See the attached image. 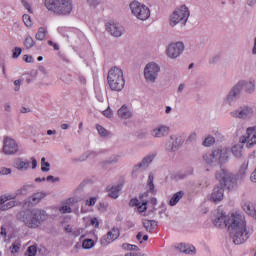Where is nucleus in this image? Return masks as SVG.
I'll list each match as a JSON object with an SVG mask.
<instances>
[{"mask_svg":"<svg viewBox=\"0 0 256 256\" xmlns=\"http://www.w3.org/2000/svg\"><path fill=\"white\" fill-rule=\"evenodd\" d=\"M230 115L233 117V119H249V117L253 116V108L243 105L230 112Z\"/></svg>","mask_w":256,"mask_h":256,"instance_id":"12","label":"nucleus"},{"mask_svg":"<svg viewBox=\"0 0 256 256\" xmlns=\"http://www.w3.org/2000/svg\"><path fill=\"white\" fill-rule=\"evenodd\" d=\"M155 177L153 174H149L148 180H147V189L148 192L151 193L152 195L157 194V189H155V183H154Z\"/></svg>","mask_w":256,"mask_h":256,"instance_id":"24","label":"nucleus"},{"mask_svg":"<svg viewBox=\"0 0 256 256\" xmlns=\"http://www.w3.org/2000/svg\"><path fill=\"white\" fill-rule=\"evenodd\" d=\"M242 143H247L248 149H251L253 145H256V126L247 128L246 135L240 138Z\"/></svg>","mask_w":256,"mask_h":256,"instance_id":"15","label":"nucleus"},{"mask_svg":"<svg viewBox=\"0 0 256 256\" xmlns=\"http://www.w3.org/2000/svg\"><path fill=\"white\" fill-rule=\"evenodd\" d=\"M143 227L148 231V233H151L154 231L155 227H157V221L155 220H143Z\"/></svg>","mask_w":256,"mask_h":256,"instance_id":"26","label":"nucleus"},{"mask_svg":"<svg viewBox=\"0 0 256 256\" xmlns=\"http://www.w3.org/2000/svg\"><path fill=\"white\" fill-rule=\"evenodd\" d=\"M191 12H189V8L185 5H182L176 8L173 13L170 15V25L175 27L180 25V27H185L187 25V21L189 20V16Z\"/></svg>","mask_w":256,"mask_h":256,"instance_id":"7","label":"nucleus"},{"mask_svg":"<svg viewBox=\"0 0 256 256\" xmlns=\"http://www.w3.org/2000/svg\"><path fill=\"white\" fill-rule=\"evenodd\" d=\"M244 211L247 213V215H250V217H253L254 219H256V210L253 206L245 205Z\"/></svg>","mask_w":256,"mask_h":256,"instance_id":"34","label":"nucleus"},{"mask_svg":"<svg viewBox=\"0 0 256 256\" xmlns=\"http://www.w3.org/2000/svg\"><path fill=\"white\" fill-rule=\"evenodd\" d=\"M0 175H11V169L10 168H3L0 171Z\"/></svg>","mask_w":256,"mask_h":256,"instance_id":"57","label":"nucleus"},{"mask_svg":"<svg viewBox=\"0 0 256 256\" xmlns=\"http://www.w3.org/2000/svg\"><path fill=\"white\" fill-rule=\"evenodd\" d=\"M12 207H15V201H10L1 206V211H7L8 209H12Z\"/></svg>","mask_w":256,"mask_h":256,"instance_id":"43","label":"nucleus"},{"mask_svg":"<svg viewBox=\"0 0 256 256\" xmlns=\"http://www.w3.org/2000/svg\"><path fill=\"white\" fill-rule=\"evenodd\" d=\"M45 7L56 15H70L73 11L71 0H45Z\"/></svg>","mask_w":256,"mask_h":256,"instance_id":"5","label":"nucleus"},{"mask_svg":"<svg viewBox=\"0 0 256 256\" xmlns=\"http://www.w3.org/2000/svg\"><path fill=\"white\" fill-rule=\"evenodd\" d=\"M203 159L208 165H215L217 163H221V165H223V163H226L229 159V153L227 149H217L211 153L205 154Z\"/></svg>","mask_w":256,"mask_h":256,"instance_id":"8","label":"nucleus"},{"mask_svg":"<svg viewBox=\"0 0 256 256\" xmlns=\"http://www.w3.org/2000/svg\"><path fill=\"white\" fill-rule=\"evenodd\" d=\"M247 167H249V165L248 164H242V166H241V168H240V173L242 174V175H245V172L247 171Z\"/></svg>","mask_w":256,"mask_h":256,"instance_id":"58","label":"nucleus"},{"mask_svg":"<svg viewBox=\"0 0 256 256\" xmlns=\"http://www.w3.org/2000/svg\"><path fill=\"white\" fill-rule=\"evenodd\" d=\"M14 165L18 171H27L29 169L31 163L29 160H23L21 158H17L14 162Z\"/></svg>","mask_w":256,"mask_h":256,"instance_id":"21","label":"nucleus"},{"mask_svg":"<svg viewBox=\"0 0 256 256\" xmlns=\"http://www.w3.org/2000/svg\"><path fill=\"white\" fill-rule=\"evenodd\" d=\"M35 37L37 41H43L47 37V30L44 27H40Z\"/></svg>","mask_w":256,"mask_h":256,"instance_id":"30","label":"nucleus"},{"mask_svg":"<svg viewBox=\"0 0 256 256\" xmlns=\"http://www.w3.org/2000/svg\"><path fill=\"white\" fill-rule=\"evenodd\" d=\"M118 116L120 117V119H131V117H133V114L131 113V110H129V108L124 105L118 110Z\"/></svg>","mask_w":256,"mask_h":256,"instance_id":"23","label":"nucleus"},{"mask_svg":"<svg viewBox=\"0 0 256 256\" xmlns=\"http://www.w3.org/2000/svg\"><path fill=\"white\" fill-rule=\"evenodd\" d=\"M185 143V139L181 136L175 137L174 141L172 142L171 151H179V148L183 146Z\"/></svg>","mask_w":256,"mask_h":256,"instance_id":"25","label":"nucleus"},{"mask_svg":"<svg viewBox=\"0 0 256 256\" xmlns=\"http://www.w3.org/2000/svg\"><path fill=\"white\" fill-rule=\"evenodd\" d=\"M79 81L82 85H87V79L84 76H79Z\"/></svg>","mask_w":256,"mask_h":256,"instance_id":"62","label":"nucleus"},{"mask_svg":"<svg viewBox=\"0 0 256 256\" xmlns=\"http://www.w3.org/2000/svg\"><path fill=\"white\" fill-rule=\"evenodd\" d=\"M91 225H94V227H99V220L97 218H92Z\"/></svg>","mask_w":256,"mask_h":256,"instance_id":"61","label":"nucleus"},{"mask_svg":"<svg viewBox=\"0 0 256 256\" xmlns=\"http://www.w3.org/2000/svg\"><path fill=\"white\" fill-rule=\"evenodd\" d=\"M223 199H225V188L219 183L213 188L210 201L212 203H221Z\"/></svg>","mask_w":256,"mask_h":256,"instance_id":"17","label":"nucleus"},{"mask_svg":"<svg viewBox=\"0 0 256 256\" xmlns=\"http://www.w3.org/2000/svg\"><path fill=\"white\" fill-rule=\"evenodd\" d=\"M119 155H113L110 158L106 159L105 161L102 162L103 165H113L115 163L119 162Z\"/></svg>","mask_w":256,"mask_h":256,"instance_id":"33","label":"nucleus"},{"mask_svg":"<svg viewBox=\"0 0 256 256\" xmlns=\"http://www.w3.org/2000/svg\"><path fill=\"white\" fill-rule=\"evenodd\" d=\"M177 249H179V251H180L181 253H185V250L187 249V245H185V244H179V245L177 246Z\"/></svg>","mask_w":256,"mask_h":256,"instance_id":"59","label":"nucleus"},{"mask_svg":"<svg viewBox=\"0 0 256 256\" xmlns=\"http://www.w3.org/2000/svg\"><path fill=\"white\" fill-rule=\"evenodd\" d=\"M19 249H21V243H19V242H14V243L10 246V251H11V253H17V251H19Z\"/></svg>","mask_w":256,"mask_h":256,"instance_id":"42","label":"nucleus"},{"mask_svg":"<svg viewBox=\"0 0 256 256\" xmlns=\"http://www.w3.org/2000/svg\"><path fill=\"white\" fill-rule=\"evenodd\" d=\"M214 225L219 229H225L227 227L234 245H243L249 239L245 217L240 214L227 216L225 213H221L214 220Z\"/></svg>","mask_w":256,"mask_h":256,"instance_id":"1","label":"nucleus"},{"mask_svg":"<svg viewBox=\"0 0 256 256\" xmlns=\"http://www.w3.org/2000/svg\"><path fill=\"white\" fill-rule=\"evenodd\" d=\"M103 116L107 117L108 119H111V117H113V110H111V108L108 107L106 110L103 111Z\"/></svg>","mask_w":256,"mask_h":256,"instance_id":"48","label":"nucleus"},{"mask_svg":"<svg viewBox=\"0 0 256 256\" xmlns=\"http://www.w3.org/2000/svg\"><path fill=\"white\" fill-rule=\"evenodd\" d=\"M242 151H243V146H241V145H235L232 148V153H233L234 157H237V158L241 157Z\"/></svg>","mask_w":256,"mask_h":256,"instance_id":"35","label":"nucleus"},{"mask_svg":"<svg viewBox=\"0 0 256 256\" xmlns=\"http://www.w3.org/2000/svg\"><path fill=\"white\" fill-rule=\"evenodd\" d=\"M19 151V145L11 137L4 138L3 153L5 155H15Z\"/></svg>","mask_w":256,"mask_h":256,"instance_id":"14","label":"nucleus"},{"mask_svg":"<svg viewBox=\"0 0 256 256\" xmlns=\"http://www.w3.org/2000/svg\"><path fill=\"white\" fill-rule=\"evenodd\" d=\"M23 19V23L26 25V27H32L33 22H31V16H29L28 14H24L22 16Z\"/></svg>","mask_w":256,"mask_h":256,"instance_id":"40","label":"nucleus"},{"mask_svg":"<svg viewBox=\"0 0 256 256\" xmlns=\"http://www.w3.org/2000/svg\"><path fill=\"white\" fill-rule=\"evenodd\" d=\"M16 217L18 221L24 223L28 229H38V227H41V225L49 219L47 211L42 209L21 211L16 215Z\"/></svg>","mask_w":256,"mask_h":256,"instance_id":"2","label":"nucleus"},{"mask_svg":"<svg viewBox=\"0 0 256 256\" xmlns=\"http://www.w3.org/2000/svg\"><path fill=\"white\" fill-rule=\"evenodd\" d=\"M119 235V228H113L106 234V236L103 237L101 240V245H109V243H112V241H115V239H119Z\"/></svg>","mask_w":256,"mask_h":256,"instance_id":"18","label":"nucleus"},{"mask_svg":"<svg viewBox=\"0 0 256 256\" xmlns=\"http://www.w3.org/2000/svg\"><path fill=\"white\" fill-rule=\"evenodd\" d=\"M33 189V185L26 184L16 191V197L19 195H27L29 190Z\"/></svg>","mask_w":256,"mask_h":256,"instance_id":"29","label":"nucleus"},{"mask_svg":"<svg viewBox=\"0 0 256 256\" xmlns=\"http://www.w3.org/2000/svg\"><path fill=\"white\" fill-rule=\"evenodd\" d=\"M23 61H25L26 63H33V56L24 55Z\"/></svg>","mask_w":256,"mask_h":256,"instance_id":"55","label":"nucleus"},{"mask_svg":"<svg viewBox=\"0 0 256 256\" xmlns=\"http://www.w3.org/2000/svg\"><path fill=\"white\" fill-rule=\"evenodd\" d=\"M213 143H215V138L213 136H208L203 141L204 147H211V145H213Z\"/></svg>","mask_w":256,"mask_h":256,"instance_id":"39","label":"nucleus"},{"mask_svg":"<svg viewBox=\"0 0 256 256\" xmlns=\"http://www.w3.org/2000/svg\"><path fill=\"white\" fill-rule=\"evenodd\" d=\"M216 179H219V183L228 191H235L239 187L237 175L225 169L216 173Z\"/></svg>","mask_w":256,"mask_h":256,"instance_id":"6","label":"nucleus"},{"mask_svg":"<svg viewBox=\"0 0 256 256\" xmlns=\"http://www.w3.org/2000/svg\"><path fill=\"white\" fill-rule=\"evenodd\" d=\"M159 73H161V66L155 62H150L146 64L144 68V79L146 83H155L159 78Z\"/></svg>","mask_w":256,"mask_h":256,"instance_id":"10","label":"nucleus"},{"mask_svg":"<svg viewBox=\"0 0 256 256\" xmlns=\"http://www.w3.org/2000/svg\"><path fill=\"white\" fill-rule=\"evenodd\" d=\"M87 3L89 7H92V9H95L98 5L101 4V0H87Z\"/></svg>","mask_w":256,"mask_h":256,"instance_id":"47","label":"nucleus"},{"mask_svg":"<svg viewBox=\"0 0 256 256\" xmlns=\"http://www.w3.org/2000/svg\"><path fill=\"white\" fill-rule=\"evenodd\" d=\"M107 81L111 91H123L125 87V77H123V70L117 66L111 68L108 72Z\"/></svg>","mask_w":256,"mask_h":256,"instance_id":"4","label":"nucleus"},{"mask_svg":"<svg viewBox=\"0 0 256 256\" xmlns=\"http://www.w3.org/2000/svg\"><path fill=\"white\" fill-rule=\"evenodd\" d=\"M21 83L22 81L21 80H15L14 81V85H15V88H14V91H19L21 89Z\"/></svg>","mask_w":256,"mask_h":256,"instance_id":"54","label":"nucleus"},{"mask_svg":"<svg viewBox=\"0 0 256 256\" xmlns=\"http://www.w3.org/2000/svg\"><path fill=\"white\" fill-rule=\"evenodd\" d=\"M46 181H52V183H57V182H59V177H54V176H47V178H46Z\"/></svg>","mask_w":256,"mask_h":256,"instance_id":"56","label":"nucleus"},{"mask_svg":"<svg viewBox=\"0 0 256 256\" xmlns=\"http://www.w3.org/2000/svg\"><path fill=\"white\" fill-rule=\"evenodd\" d=\"M130 10L132 15H134V17L140 21H147V19L151 17V10H149V7L139 3L138 1H133L130 3Z\"/></svg>","mask_w":256,"mask_h":256,"instance_id":"9","label":"nucleus"},{"mask_svg":"<svg viewBox=\"0 0 256 256\" xmlns=\"http://www.w3.org/2000/svg\"><path fill=\"white\" fill-rule=\"evenodd\" d=\"M121 189H123L122 184L108 186L107 187L108 196H110L112 199H117V197H119V191H121Z\"/></svg>","mask_w":256,"mask_h":256,"instance_id":"20","label":"nucleus"},{"mask_svg":"<svg viewBox=\"0 0 256 256\" xmlns=\"http://www.w3.org/2000/svg\"><path fill=\"white\" fill-rule=\"evenodd\" d=\"M245 87L246 93H255V81H245V80H240L238 81L229 91L227 96L224 99V105H233L235 101L241 97V91H243V88Z\"/></svg>","mask_w":256,"mask_h":256,"instance_id":"3","label":"nucleus"},{"mask_svg":"<svg viewBox=\"0 0 256 256\" xmlns=\"http://www.w3.org/2000/svg\"><path fill=\"white\" fill-rule=\"evenodd\" d=\"M4 111H6V113H11V104L10 103L4 104Z\"/></svg>","mask_w":256,"mask_h":256,"instance_id":"60","label":"nucleus"},{"mask_svg":"<svg viewBox=\"0 0 256 256\" xmlns=\"http://www.w3.org/2000/svg\"><path fill=\"white\" fill-rule=\"evenodd\" d=\"M125 256H141V254L129 252V253H126Z\"/></svg>","mask_w":256,"mask_h":256,"instance_id":"64","label":"nucleus"},{"mask_svg":"<svg viewBox=\"0 0 256 256\" xmlns=\"http://www.w3.org/2000/svg\"><path fill=\"white\" fill-rule=\"evenodd\" d=\"M50 167H51V164L49 162H46L44 163L42 166H41V171L43 173H47L49 170H50Z\"/></svg>","mask_w":256,"mask_h":256,"instance_id":"51","label":"nucleus"},{"mask_svg":"<svg viewBox=\"0 0 256 256\" xmlns=\"http://www.w3.org/2000/svg\"><path fill=\"white\" fill-rule=\"evenodd\" d=\"M130 207H139L141 205V202L137 198L131 199L129 202Z\"/></svg>","mask_w":256,"mask_h":256,"instance_id":"50","label":"nucleus"},{"mask_svg":"<svg viewBox=\"0 0 256 256\" xmlns=\"http://www.w3.org/2000/svg\"><path fill=\"white\" fill-rule=\"evenodd\" d=\"M96 129L100 137H109V131H107V129H105L103 126L97 124Z\"/></svg>","mask_w":256,"mask_h":256,"instance_id":"36","label":"nucleus"},{"mask_svg":"<svg viewBox=\"0 0 256 256\" xmlns=\"http://www.w3.org/2000/svg\"><path fill=\"white\" fill-rule=\"evenodd\" d=\"M24 47H26V49H32V47H35V40H33V37L29 35L26 36L24 40Z\"/></svg>","mask_w":256,"mask_h":256,"instance_id":"32","label":"nucleus"},{"mask_svg":"<svg viewBox=\"0 0 256 256\" xmlns=\"http://www.w3.org/2000/svg\"><path fill=\"white\" fill-rule=\"evenodd\" d=\"M122 249H124V251H139V246L129 244V243H124L122 244Z\"/></svg>","mask_w":256,"mask_h":256,"instance_id":"37","label":"nucleus"},{"mask_svg":"<svg viewBox=\"0 0 256 256\" xmlns=\"http://www.w3.org/2000/svg\"><path fill=\"white\" fill-rule=\"evenodd\" d=\"M32 161V169H37V159L34 157L31 158Z\"/></svg>","mask_w":256,"mask_h":256,"instance_id":"63","label":"nucleus"},{"mask_svg":"<svg viewBox=\"0 0 256 256\" xmlns=\"http://www.w3.org/2000/svg\"><path fill=\"white\" fill-rule=\"evenodd\" d=\"M106 31L112 35V37H122L123 33H125V28L121 26L119 23H115L110 21L106 23Z\"/></svg>","mask_w":256,"mask_h":256,"instance_id":"16","label":"nucleus"},{"mask_svg":"<svg viewBox=\"0 0 256 256\" xmlns=\"http://www.w3.org/2000/svg\"><path fill=\"white\" fill-rule=\"evenodd\" d=\"M41 199H45V193L38 192V193H35L34 195H32L29 198V201L32 205H37V203H39L41 201Z\"/></svg>","mask_w":256,"mask_h":256,"instance_id":"27","label":"nucleus"},{"mask_svg":"<svg viewBox=\"0 0 256 256\" xmlns=\"http://www.w3.org/2000/svg\"><path fill=\"white\" fill-rule=\"evenodd\" d=\"M97 203V198L96 197H91L89 200H86V205L88 207H93Z\"/></svg>","mask_w":256,"mask_h":256,"instance_id":"49","label":"nucleus"},{"mask_svg":"<svg viewBox=\"0 0 256 256\" xmlns=\"http://www.w3.org/2000/svg\"><path fill=\"white\" fill-rule=\"evenodd\" d=\"M150 135L152 137H156V138L166 137V135H169V127H167L165 125H160V126L154 128L150 132Z\"/></svg>","mask_w":256,"mask_h":256,"instance_id":"19","label":"nucleus"},{"mask_svg":"<svg viewBox=\"0 0 256 256\" xmlns=\"http://www.w3.org/2000/svg\"><path fill=\"white\" fill-rule=\"evenodd\" d=\"M184 253H185V255H191V254L195 253V247L194 246H191V247L186 246Z\"/></svg>","mask_w":256,"mask_h":256,"instance_id":"52","label":"nucleus"},{"mask_svg":"<svg viewBox=\"0 0 256 256\" xmlns=\"http://www.w3.org/2000/svg\"><path fill=\"white\" fill-rule=\"evenodd\" d=\"M185 196V192L184 191H178L176 192L172 198L169 201V206L170 207H175V205H177L179 203V201H181V199H183V197Z\"/></svg>","mask_w":256,"mask_h":256,"instance_id":"22","label":"nucleus"},{"mask_svg":"<svg viewBox=\"0 0 256 256\" xmlns=\"http://www.w3.org/2000/svg\"><path fill=\"white\" fill-rule=\"evenodd\" d=\"M156 156L157 154L155 153L148 154L142 159L140 163L136 164L132 170L133 177H137V171H139V169H142V171H145V169L149 167L150 163H153V159H155Z\"/></svg>","mask_w":256,"mask_h":256,"instance_id":"13","label":"nucleus"},{"mask_svg":"<svg viewBox=\"0 0 256 256\" xmlns=\"http://www.w3.org/2000/svg\"><path fill=\"white\" fill-rule=\"evenodd\" d=\"M82 247L83 249H93V247H95V241L91 238L84 239Z\"/></svg>","mask_w":256,"mask_h":256,"instance_id":"31","label":"nucleus"},{"mask_svg":"<svg viewBox=\"0 0 256 256\" xmlns=\"http://www.w3.org/2000/svg\"><path fill=\"white\" fill-rule=\"evenodd\" d=\"M91 155H94L93 152L86 151L78 158H72L71 161H72V163H83V161H87V159H89V157H91Z\"/></svg>","mask_w":256,"mask_h":256,"instance_id":"28","label":"nucleus"},{"mask_svg":"<svg viewBox=\"0 0 256 256\" xmlns=\"http://www.w3.org/2000/svg\"><path fill=\"white\" fill-rule=\"evenodd\" d=\"M23 52V49L19 48V47H15L12 50V57L13 59H17L19 58V56L21 55V53Z\"/></svg>","mask_w":256,"mask_h":256,"instance_id":"41","label":"nucleus"},{"mask_svg":"<svg viewBox=\"0 0 256 256\" xmlns=\"http://www.w3.org/2000/svg\"><path fill=\"white\" fill-rule=\"evenodd\" d=\"M36 255H37V246L35 245L29 246L25 253V256H36Z\"/></svg>","mask_w":256,"mask_h":256,"instance_id":"38","label":"nucleus"},{"mask_svg":"<svg viewBox=\"0 0 256 256\" xmlns=\"http://www.w3.org/2000/svg\"><path fill=\"white\" fill-rule=\"evenodd\" d=\"M59 211L62 213V214H65V213H73V209H71L70 206H67V205H64V206H61L59 208Z\"/></svg>","mask_w":256,"mask_h":256,"instance_id":"46","label":"nucleus"},{"mask_svg":"<svg viewBox=\"0 0 256 256\" xmlns=\"http://www.w3.org/2000/svg\"><path fill=\"white\" fill-rule=\"evenodd\" d=\"M147 200H143L142 201V205L141 204H139L137 207H138V211L140 212V213H145V211L147 210Z\"/></svg>","mask_w":256,"mask_h":256,"instance_id":"45","label":"nucleus"},{"mask_svg":"<svg viewBox=\"0 0 256 256\" xmlns=\"http://www.w3.org/2000/svg\"><path fill=\"white\" fill-rule=\"evenodd\" d=\"M183 51H185V44L183 42L171 43L166 49V55L169 59H177L183 55Z\"/></svg>","mask_w":256,"mask_h":256,"instance_id":"11","label":"nucleus"},{"mask_svg":"<svg viewBox=\"0 0 256 256\" xmlns=\"http://www.w3.org/2000/svg\"><path fill=\"white\" fill-rule=\"evenodd\" d=\"M16 196L12 197L11 196H2L0 197V211H1V207H3V205H5V203H7V201H9L10 199H15Z\"/></svg>","mask_w":256,"mask_h":256,"instance_id":"44","label":"nucleus"},{"mask_svg":"<svg viewBox=\"0 0 256 256\" xmlns=\"http://www.w3.org/2000/svg\"><path fill=\"white\" fill-rule=\"evenodd\" d=\"M21 3L23 7L27 9V11H29L30 13H33V9H31V5H29L26 0H21Z\"/></svg>","mask_w":256,"mask_h":256,"instance_id":"53","label":"nucleus"}]
</instances>
